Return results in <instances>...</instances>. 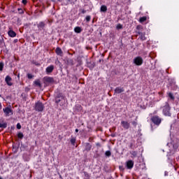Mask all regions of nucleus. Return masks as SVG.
<instances>
[{
  "label": "nucleus",
  "instance_id": "f257e3e1",
  "mask_svg": "<svg viewBox=\"0 0 179 179\" xmlns=\"http://www.w3.org/2000/svg\"><path fill=\"white\" fill-rule=\"evenodd\" d=\"M166 146L169 150L167 156H171V155H174V151L177 150L178 148V141H172L171 143H168Z\"/></svg>",
  "mask_w": 179,
  "mask_h": 179
},
{
  "label": "nucleus",
  "instance_id": "f03ea898",
  "mask_svg": "<svg viewBox=\"0 0 179 179\" xmlns=\"http://www.w3.org/2000/svg\"><path fill=\"white\" fill-rule=\"evenodd\" d=\"M133 62L137 66H141L143 64V58L141 56L136 57L133 59Z\"/></svg>",
  "mask_w": 179,
  "mask_h": 179
},
{
  "label": "nucleus",
  "instance_id": "7ed1b4c3",
  "mask_svg": "<svg viewBox=\"0 0 179 179\" xmlns=\"http://www.w3.org/2000/svg\"><path fill=\"white\" fill-rule=\"evenodd\" d=\"M35 110L38 112L43 111V110H44V104L40 101L36 102L35 104Z\"/></svg>",
  "mask_w": 179,
  "mask_h": 179
},
{
  "label": "nucleus",
  "instance_id": "20e7f679",
  "mask_svg": "<svg viewBox=\"0 0 179 179\" xmlns=\"http://www.w3.org/2000/svg\"><path fill=\"white\" fill-rule=\"evenodd\" d=\"M163 114L166 117H170V115H171V113H170V106L168 104L164 106Z\"/></svg>",
  "mask_w": 179,
  "mask_h": 179
},
{
  "label": "nucleus",
  "instance_id": "39448f33",
  "mask_svg": "<svg viewBox=\"0 0 179 179\" xmlns=\"http://www.w3.org/2000/svg\"><path fill=\"white\" fill-rule=\"evenodd\" d=\"M3 113L6 115V117H9V115H12L13 114V111L9 107H6L3 109Z\"/></svg>",
  "mask_w": 179,
  "mask_h": 179
},
{
  "label": "nucleus",
  "instance_id": "423d86ee",
  "mask_svg": "<svg viewBox=\"0 0 179 179\" xmlns=\"http://www.w3.org/2000/svg\"><path fill=\"white\" fill-rule=\"evenodd\" d=\"M151 120L155 125H160L162 122V119L159 116H153Z\"/></svg>",
  "mask_w": 179,
  "mask_h": 179
},
{
  "label": "nucleus",
  "instance_id": "0eeeda50",
  "mask_svg": "<svg viewBox=\"0 0 179 179\" xmlns=\"http://www.w3.org/2000/svg\"><path fill=\"white\" fill-rule=\"evenodd\" d=\"M134 161L132 160H129L126 162V167L128 169V170H131L134 168Z\"/></svg>",
  "mask_w": 179,
  "mask_h": 179
},
{
  "label": "nucleus",
  "instance_id": "6e6552de",
  "mask_svg": "<svg viewBox=\"0 0 179 179\" xmlns=\"http://www.w3.org/2000/svg\"><path fill=\"white\" fill-rule=\"evenodd\" d=\"M120 124L124 129H129V127L131 124L127 121L122 120Z\"/></svg>",
  "mask_w": 179,
  "mask_h": 179
},
{
  "label": "nucleus",
  "instance_id": "1a4fd4ad",
  "mask_svg": "<svg viewBox=\"0 0 179 179\" xmlns=\"http://www.w3.org/2000/svg\"><path fill=\"white\" fill-rule=\"evenodd\" d=\"M37 27L40 31H42V30L45 29V23H44V22H41L37 24Z\"/></svg>",
  "mask_w": 179,
  "mask_h": 179
},
{
  "label": "nucleus",
  "instance_id": "9d476101",
  "mask_svg": "<svg viewBox=\"0 0 179 179\" xmlns=\"http://www.w3.org/2000/svg\"><path fill=\"white\" fill-rule=\"evenodd\" d=\"M5 82L7 83L8 86H12V78L10 76H7L5 78Z\"/></svg>",
  "mask_w": 179,
  "mask_h": 179
},
{
  "label": "nucleus",
  "instance_id": "9b49d317",
  "mask_svg": "<svg viewBox=\"0 0 179 179\" xmlns=\"http://www.w3.org/2000/svg\"><path fill=\"white\" fill-rule=\"evenodd\" d=\"M46 73L48 74V75H50V73H51L52 72V71H54V66H52V65H50V66H48L47 68H46Z\"/></svg>",
  "mask_w": 179,
  "mask_h": 179
},
{
  "label": "nucleus",
  "instance_id": "f8f14e48",
  "mask_svg": "<svg viewBox=\"0 0 179 179\" xmlns=\"http://www.w3.org/2000/svg\"><path fill=\"white\" fill-rule=\"evenodd\" d=\"M55 52L57 55H59V57H62V50L60 48H57L55 50Z\"/></svg>",
  "mask_w": 179,
  "mask_h": 179
},
{
  "label": "nucleus",
  "instance_id": "ddd939ff",
  "mask_svg": "<svg viewBox=\"0 0 179 179\" xmlns=\"http://www.w3.org/2000/svg\"><path fill=\"white\" fill-rule=\"evenodd\" d=\"M44 80L45 82H48V83H52V82H54V78L52 77H45Z\"/></svg>",
  "mask_w": 179,
  "mask_h": 179
},
{
  "label": "nucleus",
  "instance_id": "4468645a",
  "mask_svg": "<svg viewBox=\"0 0 179 179\" xmlns=\"http://www.w3.org/2000/svg\"><path fill=\"white\" fill-rule=\"evenodd\" d=\"M122 92H124V88L122 87H117L115 90V93L120 94V93H122Z\"/></svg>",
  "mask_w": 179,
  "mask_h": 179
},
{
  "label": "nucleus",
  "instance_id": "2eb2a0df",
  "mask_svg": "<svg viewBox=\"0 0 179 179\" xmlns=\"http://www.w3.org/2000/svg\"><path fill=\"white\" fill-rule=\"evenodd\" d=\"M8 36L10 37H16V32H15L12 30H10V31H8Z\"/></svg>",
  "mask_w": 179,
  "mask_h": 179
},
{
  "label": "nucleus",
  "instance_id": "dca6fc26",
  "mask_svg": "<svg viewBox=\"0 0 179 179\" xmlns=\"http://www.w3.org/2000/svg\"><path fill=\"white\" fill-rule=\"evenodd\" d=\"M100 11H101V12H103V13L107 12V6H106V5H102V6H101Z\"/></svg>",
  "mask_w": 179,
  "mask_h": 179
},
{
  "label": "nucleus",
  "instance_id": "f3484780",
  "mask_svg": "<svg viewBox=\"0 0 179 179\" xmlns=\"http://www.w3.org/2000/svg\"><path fill=\"white\" fill-rule=\"evenodd\" d=\"M147 19H148V17L146 16L141 17L139 19V22L140 23H143V22H146Z\"/></svg>",
  "mask_w": 179,
  "mask_h": 179
},
{
  "label": "nucleus",
  "instance_id": "a211bd4d",
  "mask_svg": "<svg viewBox=\"0 0 179 179\" xmlns=\"http://www.w3.org/2000/svg\"><path fill=\"white\" fill-rule=\"evenodd\" d=\"M140 40H141L142 41H145V40H146V36H145V33H142L141 35H140V37H139Z\"/></svg>",
  "mask_w": 179,
  "mask_h": 179
},
{
  "label": "nucleus",
  "instance_id": "6ab92c4d",
  "mask_svg": "<svg viewBox=\"0 0 179 179\" xmlns=\"http://www.w3.org/2000/svg\"><path fill=\"white\" fill-rule=\"evenodd\" d=\"M130 155H131V157H136V156H138V152L130 151Z\"/></svg>",
  "mask_w": 179,
  "mask_h": 179
},
{
  "label": "nucleus",
  "instance_id": "aec40b11",
  "mask_svg": "<svg viewBox=\"0 0 179 179\" xmlns=\"http://www.w3.org/2000/svg\"><path fill=\"white\" fill-rule=\"evenodd\" d=\"M34 85H36V86H38V87H41V83L40 82V80H35Z\"/></svg>",
  "mask_w": 179,
  "mask_h": 179
},
{
  "label": "nucleus",
  "instance_id": "412c9836",
  "mask_svg": "<svg viewBox=\"0 0 179 179\" xmlns=\"http://www.w3.org/2000/svg\"><path fill=\"white\" fill-rule=\"evenodd\" d=\"M168 97H169L170 100L174 101V95L171 92L168 93Z\"/></svg>",
  "mask_w": 179,
  "mask_h": 179
},
{
  "label": "nucleus",
  "instance_id": "4be33fe9",
  "mask_svg": "<svg viewBox=\"0 0 179 179\" xmlns=\"http://www.w3.org/2000/svg\"><path fill=\"white\" fill-rule=\"evenodd\" d=\"M74 31L76 33H80L82 31V29L80 27H76L75 29H74Z\"/></svg>",
  "mask_w": 179,
  "mask_h": 179
},
{
  "label": "nucleus",
  "instance_id": "5701e85b",
  "mask_svg": "<svg viewBox=\"0 0 179 179\" xmlns=\"http://www.w3.org/2000/svg\"><path fill=\"white\" fill-rule=\"evenodd\" d=\"M6 127H8V124L6 122H0V128H6Z\"/></svg>",
  "mask_w": 179,
  "mask_h": 179
},
{
  "label": "nucleus",
  "instance_id": "b1692460",
  "mask_svg": "<svg viewBox=\"0 0 179 179\" xmlns=\"http://www.w3.org/2000/svg\"><path fill=\"white\" fill-rule=\"evenodd\" d=\"M90 176L89 175V173L84 172V179H90Z\"/></svg>",
  "mask_w": 179,
  "mask_h": 179
},
{
  "label": "nucleus",
  "instance_id": "393cba45",
  "mask_svg": "<svg viewBox=\"0 0 179 179\" xmlns=\"http://www.w3.org/2000/svg\"><path fill=\"white\" fill-rule=\"evenodd\" d=\"M70 141L71 145H75V143H76V138H72Z\"/></svg>",
  "mask_w": 179,
  "mask_h": 179
},
{
  "label": "nucleus",
  "instance_id": "a878e982",
  "mask_svg": "<svg viewBox=\"0 0 179 179\" xmlns=\"http://www.w3.org/2000/svg\"><path fill=\"white\" fill-rule=\"evenodd\" d=\"M105 155L107 157H110V156H111V152L110 150H108L105 152Z\"/></svg>",
  "mask_w": 179,
  "mask_h": 179
},
{
  "label": "nucleus",
  "instance_id": "bb28decb",
  "mask_svg": "<svg viewBox=\"0 0 179 179\" xmlns=\"http://www.w3.org/2000/svg\"><path fill=\"white\" fill-rule=\"evenodd\" d=\"M17 136H18V138H20V139H22V138H23V133H22V132H20V133H18L17 134Z\"/></svg>",
  "mask_w": 179,
  "mask_h": 179
},
{
  "label": "nucleus",
  "instance_id": "cd10ccee",
  "mask_svg": "<svg viewBox=\"0 0 179 179\" xmlns=\"http://www.w3.org/2000/svg\"><path fill=\"white\" fill-rule=\"evenodd\" d=\"M142 29H143L142 25H137L136 27L137 31H142Z\"/></svg>",
  "mask_w": 179,
  "mask_h": 179
},
{
  "label": "nucleus",
  "instance_id": "c85d7f7f",
  "mask_svg": "<svg viewBox=\"0 0 179 179\" xmlns=\"http://www.w3.org/2000/svg\"><path fill=\"white\" fill-rule=\"evenodd\" d=\"M27 78H28V79H33V78H34V76H33L31 73H28L27 74Z\"/></svg>",
  "mask_w": 179,
  "mask_h": 179
},
{
  "label": "nucleus",
  "instance_id": "c756f323",
  "mask_svg": "<svg viewBox=\"0 0 179 179\" xmlns=\"http://www.w3.org/2000/svg\"><path fill=\"white\" fill-rule=\"evenodd\" d=\"M116 28L117 29V30H120L121 29H122V25L121 24H118Z\"/></svg>",
  "mask_w": 179,
  "mask_h": 179
},
{
  "label": "nucleus",
  "instance_id": "7c9ffc66",
  "mask_svg": "<svg viewBox=\"0 0 179 179\" xmlns=\"http://www.w3.org/2000/svg\"><path fill=\"white\" fill-rule=\"evenodd\" d=\"M55 101H56L57 103H58L61 101V99H59V97H56Z\"/></svg>",
  "mask_w": 179,
  "mask_h": 179
},
{
  "label": "nucleus",
  "instance_id": "2f4dec72",
  "mask_svg": "<svg viewBox=\"0 0 179 179\" xmlns=\"http://www.w3.org/2000/svg\"><path fill=\"white\" fill-rule=\"evenodd\" d=\"M3 70V63H0V71Z\"/></svg>",
  "mask_w": 179,
  "mask_h": 179
},
{
  "label": "nucleus",
  "instance_id": "473e14b6",
  "mask_svg": "<svg viewBox=\"0 0 179 179\" xmlns=\"http://www.w3.org/2000/svg\"><path fill=\"white\" fill-rule=\"evenodd\" d=\"M85 19L87 22H90L91 17L90 15H87Z\"/></svg>",
  "mask_w": 179,
  "mask_h": 179
},
{
  "label": "nucleus",
  "instance_id": "72a5a7b5",
  "mask_svg": "<svg viewBox=\"0 0 179 179\" xmlns=\"http://www.w3.org/2000/svg\"><path fill=\"white\" fill-rule=\"evenodd\" d=\"M129 148L130 149H134V143H130L129 145Z\"/></svg>",
  "mask_w": 179,
  "mask_h": 179
},
{
  "label": "nucleus",
  "instance_id": "f704fd0d",
  "mask_svg": "<svg viewBox=\"0 0 179 179\" xmlns=\"http://www.w3.org/2000/svg\"><path fill=\"white\" fill-rule=\"evenodd\" d=\"M22 128V126L20 125V123L17 124V129H20Z\"/></svg>",
  "mask_w": 179,
  "mask_h": 179
},
{
  "label": "nucleus",
  "instance_id": "c9c22d12",
  "mask_svg": "<svg viewBox=\"0 0 179 179\" xmlns=\"http://www.w3.org/2000/svg\"><path fill=\"white\" fill-rule=\"evenodd\" d=\"M136 33H137V34L141 36L143 32H142V31H136Z\"/></svg>",
  "mask_w": 179,
  "mask_h": 179
},
{
  "label": "nucleus",
  "instance_id": "e433bc0d",
  "mask_svg": "<svg viewBox=\"0 0 179 179\" xmlns=\"http://www.w3.org/2000/svg\"><path fill=\"white\" fill-rule=\"evenodd\" d=\"M22 3H24V5H26L27 3V0H22Z\"/></svg>",
  "mask_w": 179,
  "mask_h": 179
},
{
  "label": "nucleus",
  "instance_id": "4c0bfd02",
  "mask_svg": "<svg viewBox=\"0 0 179 179\" xmlns=\"http://www.w3.org/2000/svg\"><path fill=\"white\" fill-rule=\"evenodd\" d=\"M164 176H169V172H167V171H165V173H164Z\"/></svg>",
  "mask_w": 179,
  "mask_h": 179
},
{
  "label": "nucleus",
  "instance_id": "58836bf2",
  "mask_svg": "<svg viewBox=\"0 0 179 179\" xmlns=\"http://www.w3.org/2000/svg\"><path fill=\"white\" fill-rule=\"evenodd\" d=\"M81 13L83 14L86 13V10H82Z\"/></svg>",
  "mask_w": 179,
  "mask_h": 179
},
{
  "label": "nucleus",
  "instance_id": "ea45409f",
  "mask_svg": "<svg viewBox=\"0 0 179 179\" xmlns=\"http://www.w3.org/2000/svg\"><path fill=\"white\" fill-rule=\"evenodd\" d=\"M90 145H88V148H87V150H90Z\"/></svg>",
  "mask_w": 179,
  "mask_h": 179
},
{
  "label": "nucleus",
  "instance_id": "a19ab883",
  "mask_svg": "<svg viewBox=\"0 0 179 179\" xmlns=\"http://www.w3.org/2000/svg\"><path fill=\"white\" fill-rule=\"evenodd\" d=\"M0 110H2V103L0 102Z\"/></svg>",
  "mask_w": 179,
  "mask_h": 179
},
{
  "label": "nucleus",
  "instance_id": "79ce46f5",
  "mask_svg": "<svg viewBox=\"0 0 179 179\" xmlns=\"http://www.w3.org/2000/svg\"><path fill=\"white\" fill-rule=\"evenodd\" d=\"M132 124H133V125H136V122H132Z\"/></svg>",
  "mask_w": 179,
  "mask_h": 179
},
{
  "label": "nucleus",
  "instance_id": "37998d69",
  "mask_svg": "<svg viewBox=\"0 0 179 179\" xmlns=\"http://www.w3.org/2000/svg\"><path fill=\"white\" fill-rule=\"evenodd\" d=\"M76 132H79V129H76Z\"/></svg>",
  "mask_w": 179,
  "mask_h": 179
},
{
  "label": "nucleus",
  "instance_id": "c03bdc74",
  "mask_svg": "<svg viewBox=\"0 0 179 179\" xmlns=\"http://www.w3.org/2000/svg\"><path fill=\"white\" fill-rule=\"evenodd\" d=\"M17 41V40H15V42L16 43Z\"/></svg>",
  "mask_w": 179,
  "mask_h": 179
},
{
  "label": "nucleus",
  "instance_id": "a18cd8bd",
  "mask_svg": "<svg viewBox=\"0 0 179 179\" xmlns=\"http://www.w3.org/2000/svg\"><path fill=\"white\" fill-rule=\"evenodd\" d=\"M0 43H2V41L0 40Z\"/></svg>",
  "mask_w": 179,
  "mask_h": 179
},
{
  "label": "nucleus",
  "instance_id": "49530a36",
  "mask_svg": "<svg viewBox=\"0 0 179 179\" xmlns=\"http://www.w3.org/2000/svg\"><path fill=\"white\" fill-rule=\"evenodd\" d=\"M0 179H2V178H1V177H0Z\"/></svg>",
  "mask_w": 179,
  "mask_h": 179
}]
</instances>
